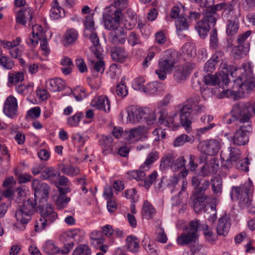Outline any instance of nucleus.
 I'll return each mask as SVG.
<instances>
[{"label":"nucleus","mask_w":255,"mask_h":255,"mask_svg":"<svg viewBox=\"0 0 255 255\" xmlns=\"http://www.w3.org/2000/svg\"><path fill=\"white\" fill-rule=\"evenodd\" d=\"M91 106L95 110L104 112L110 110V101L106 96L95 97L91 102Z\"/></svg>","instance_id":"15"},{"label":"nucleus","mask_w":255,"mask_h":255,"mask_svg":"<svg viewBox=\"0 0 255 255\" xmlns=\"http://www.w3.org/2000/svg\"><path fill=\"white\" fill-rule=\"evenodd\" d=\"M50 16L53 19H58L65 16L64 9L60 5L59 2L57 0H54L51 4Z\"/></svg>","instance_id":"22"},{"label":"nucleus","mask_w":255,"mask_h":255,"mask_svg":"<svg viewBox=\"0 0 255 255\" xmlns=\"http://www.w3.org/2000/svg\"><path fill=\"white\" fill-rule=\"evenodd\" d=\"M253 183L249 180L241 186L233 187L230 195L232 199L239 200L241 208H249L252 201L250 195L253 194Z\"/></svg>","instance_id":"4"},{"label":"nucleus","mask_w":255,"mask_h":255,"mask_svg":"<svg viewBox=\"0 0 255 255\" xmlns=\"http://www.w3.org/2000/svg\"><path fill=\"white\" fill-rule=\"evenodd\" d=\"M143 216L147 219L152 218L156 211L153 207L148 201H145L143 205Z\"/></svg>","instance_id":"42"},{"label":"nucleus","mask_w":255,"mask_h":255,"mask_svg":"<svg viewBox=\"0 0 255 255\" xmlns=\"http://www.w3.org/2000/svg\"><path fill=\"white\" fill-rule=\"evenodd\" d=\"M239 27L238 20H229L226 26V33L228 35H233L237 33Z\"/></svg>","instance_id":"39"},{"label":"nucleus","mask_w":255,"mask_h":255,"mask_svg":"<svg viewBox=\"0 0 255 255\" xmlns=\"http://www.w3.org/2000/svg\"><path fill=\"white\" fill-rule=\"evenodd\" d=\"M251 31L248 30L244 33L240 34L238 39L237 41L239 45L234 47L233 52L237 55H241L244 52L243 47L242 45L245 42L246 39L250 36Z\"/></svg>","instance_id":"29"},{"label":"nucleus","mask_w":255,"mask_h":255,"mask_svg":"<svg viewBox=\"0 0 255 255\" xmlns=\"http://www.w3.org/2000/svg\"><path fill=\"white\" fill-rule=\"evenodd\" d=\"M176 116V113H162L158 119L159 124L165 128H171L174 129V117Z\"/></svg>","instance_id":"20"},{"label":"nucleus","mask_w":255,"mask_h":255,"mask_svg":"<svg viewBox=\"0 0 255 255\" xmlns=\"http://www.w3.org/2000/svg\"><path fill=\"white\" fill-rule=\"evenodd\" d=\"M171 97L170 94H167L161 101L157 103L156 108L154 111L157 110L159 111V112H162L165 110L166 107L170 102Z\"/></svg>","instance_id":"49"},{"label":"nucleus","mask_w":255,"mask_h":255,"mask_svg":"<svg viewBox=\"0 0 255 255\" xmlns=\"http://www.w3.org/2000/svg\"><path fill=\"white\" fill-rule=\"evenodd\" d=\"M198 97H195L191 98L187 102L178 105L176 108V112H188L189 110L195 112L205 111L206 108L204 106L200 104H196L195 101H197Z\"/></svg>","instance_id":"13"},{"label":"nucleus","mask_w":255,"mask_h":255,"mask_svg":"<svg viewBox=\"0 0 255 255\" xmlns=\"http://www.w3.org/2000/svg\"><path fill=\"white\" fill-rule=\"evenodd\" d=\"M180 124L187 132L192 130V117L190 113H181L180 115Z\"/></svg>","instance_id":"35"},{"label":"nucleus","mask_w":255,"mask_h":255,"mask_svg":"<svg viewBox=\"0 0 255 255\" xmlns=\"http://www.w3.org/2000/svg\"><path fill=\"white\" fill-rule=\"evenodd\" d=\"M211 189L214 194L218 197L222 193V179L220 177H214L211 180Z\"/></svg>","instance_id":"32"},{"label":"nucleus","mask_w":255,"mask_h":255,"mask_svg":"<svg viewBox=\"0 0 255 255\" xmlns=\"http://www.w3.org/2000/svg\"><path fill=\"white\" fill-rule=\"evenodd\" d=\"M111 56L114 60L123 63L128 57V54L124 48L116 47L113 50Z\"/></svg>","instance_id":"27"},{"label":"nucleus","mask_w":255,"mask_h":255,"mask_svg":"<svg viewBox=\"0 0 255 255\" xmlns=\"http://www.w3.org/2000/svg\"><path fill=\"white\" fill-rule=\"evenodd\" d=\"M90 67L91 69H94L96 72L103 73L105 70V63L102 60H92Z\"/></svg>","instance_id":"54"},{"label":"nucleus","mask_w":255,"mask_h":255,"mask_svg":"<svg viewBox=\"0 0 255 255\" xmlns=\"http://www.w3.org/2000/svg\"><path fill=\"white\" fill-rule=\"evenodd\" d=\"M174 59L170 56L161 59L158 62V69L155 70L160 80H163L166 78V74L171 73L174 66Z\"/></svg>","instance_id":"10"},{"label":"nucleus","mask_w":255,"mask_h":255,"mask_svg":"<svg viewBox=\"0 0 255 255\" xmlns=\"http://www.w3.org/2000/svg\"><path fill=\"white\" fill-rule=\"evenodd\" d=\"M82 113H76L67 118V124L71 127H77L82 118Z\"/></svg>","instance_id":"55"},{"label":"nucleus","mask_w":255,"mask_h":255,"mask_svg":"<svg viewBox=\"0 0 255 255\" xmlns=\"http://www.w3.org/2000/svg\"><path fill=\"white\" fill-rule=\"evenodd\" d=\"M195 67L194 63H186L185 65H180L175 68L173 77L178 83L185 81L189 76L190 71Z\"/></svg>","instance_id":"12"},{"label":"nucleus","mask_w":255,"mask_h":255,"mask_svg":"<svg viewBox=\"0 0 255 255\" xmlns=\"http://www.w3.org/2000/svg\"><path fill=\"white\" fill-rule=\"evenodd\" d=\"M78 37V31L73 28L68 29L63 36V43L65 46L74 43Z\"/></svg>","instance_id":"26"},{"label":"nucleus","mask_w":255,"mask_h":255,"mask_svg":"<svg viewBox=\"0 0 255 255\" xmlns=\"http://www.w3.org/2000/svg\"><path fill=\"white\" fill-rule=\"evenodd\" d=\"M91 243L95 247H98L101 244L104 243L105 240L102 233L100 231L94 230L89 235Z\"/></svg>","instance_id":"36"},{"label":"nucleus","mask_w":255,"mask_h":255,"mask_svg":"<svg viewBox=\"0 0 255 255\" xmlns=\"http://www.w3.org/2000/svg\"><path fill=\"white\" fill-rule=\"evenodd\" d=\"M108 76L112 79L118 78L121 74V70L117 64H112L108 72Z\"/></svg>","instance_id":"60"},{"label":"nucleus","mask_w":255,"mask_h":255,"mask_svg":"<svg viewBox=\"0 0 255 255\" xmlns=\"http://www.w3.org/2000/svg\"><path fill=\"white\" fill-rule=\"evenodd\" d=\"M182 51L189 59L194 58L196 54V47L189 43H186L183 46Z\"/></svg>","instance_id":"48"},{"label":"nucleus","mask_w":255,"mask_h":255,"mask_svg":"<svg viewBox=\"0 0 255 255\" xmlns=\"http://www.w3.org/2000/svg\"><path fill=\"white\" fill-rule=\"evenodd\" d=\"M192 184L195 187L194 196H198V199L202 201H205L207 196L205 195V192L209 188L210 182L209 180L205 179L201 183V180L196 176H194L191 180Z\"/></svg>","instance_id":"11"},{"label":"nucleus","mask_w":255,"mask_h":255,"mask_svg":"<svg viewBox=\"0 0 255 255\" xmlns=\"http://www.w3.org/2000/svg\"><path fill=\"white\" fill-rule=\"evenodd\" d=\"M91 251L86 245H80L73 251V255H91Z\"/></svg>","instance_id":"50"},{"label":"nucleus","mask_w":255,"mask_h":255,"mask_svg":"<svg viewBox=\"0 0 255 255\" xmlns=\"http://www.w3.org/2000/svg\"><path fill=\"white\" fill-rule=\"evenodd\" d=\"M252 114L250 113H234L232 118L229 119L227 124H231L235 121L240 123H249ZM251 131V125L248 124L247 126H242L237 129L233 136L234 143L237 145H243L249 141V135Z\"/></svg>","instance_id":"3"},{"label":"nucleus","mask_w":255,"mask_h":255,"mask_svg":"<svg viewBox=\"0 0 255 255\" xmlns=\"http://www.w3.org/2000/svg\"><path fill=\"white\" fill-rule=\"evenodd\" d=\"M114 3L106 8L103 14L105 28L112 31L110 33V41L115 44H124L127 39L126 32L120 25L122 10L128 6V0H113Z\"/></svg>","instance_id":"2"},{"label":"nucleus","mask_w":255,"mask_h":255,"mask_svg":"<svg viewBox=\"0 0 255 255\" xmlns=\"http://www.w3.org/2000/svg\"><path fill=\"white\" fill-rule=\"evenodd\" d=\"M17 108L16 99L12 96L8 97L4 102L3 112H16Z\"/></svg>","instance_id":"33"},{"label":"nucleus","mask_w":255,"mask_h":255,"mask_svg":"<svg viewBox=\"0 0 255 255\" xmlns=\"http://www.w3.org/2000/svg\"><path fill=\"white\" fill-rule=\"evenodd\" d=\"M33 83L29 82L26 85H20L16 87L15 89L18 93L25 95L30 94L33 91Z\"/></svg>","instance_id":"43"},{"label":"nucleus","mask_w":255,"mask_h":255,"mask_svg":"<svg viewBox=\"0 0 255 255\" xmlns=\"http://www.w3.org/2000/svg\"><path fill=\"white\" fill-rule=\"evenodd\" d=\"M121 21L124 27L127 29H131L137 22L136 14L131 9H128L124 14L122 13Z\"/></svg>","instance_id":"16"},{"label":"nucleus","mask_w":255,"mask_h":255,"mask_svg":"<svg viewBox=\"0 0 255 255\" xmlns=\"http://www.w3.org/2000/svg\"><path fill=\"white\" fill-rule=\"evenodd\" d=\"M216 11V8L206 11L202 19L195 24V28L202 38H206L211 28L215 25L217 19Z\"/></svg>","instance_id":"6"},{"label":"nucleus","mask_w":255,"mask_h":255,"mask_svg":"<svg viewBox=\"0 0 255 255\" xmlns=\"http://www.w3.org/2000/svg\"><path fill=\"white\" fill-rule=\"evenodd\" d=\"M175 156L173 153L165 154L161 159L160 167L162 170H165L169 167L172 169Z\"/></svg>","instance_id":"34"},{"label":"nucleus","mask_w":255,"mask_h":255,"mask_svg":"<svg viewBox=\"0 0 255 255\" xmlns=\"http://www.w3.org/2000/svg\"><path fill=\"white\" fill-rule=\"evenodd\" d=\"M146 114L147 113H122L121 117L123 123L135 124L139 122L143 115Z\"/></svg>","instance_id":"17"},{"label":"nucleus","mask_w":255,"mask_h":255,"mask_svg":"<svg viewBox=\"0 0 255 255\" xmlns=\"http://www.w3.org/2000/svg\"><path fill=\"white\" fill-rule=\"evenodd\" d=\"M144 82L145 80L143 77H137L134 80L132 83V87L136 90L143 92V91H145V88L144 85Z\"/></svg>","instance_id":"59"},{"label":"nucleus","mask_w":255,"mask_h":255,"mask_svg":"<svg viewBox=\"0 0 255 255\" xmlns=\"http://www.w3.org/2000/svg\"><path fill=\"white\" fill-rule=\"evenodd\" d=\"M0 65L5 70H11L14 66V61L4 55L0 57Z\"/></svg>","instance_id":"45"},{"label":"nucleus","mask_w":255,"mask_h":255,"mask_svg":"<svg viewBox=\"0 0 255 255\" xmlns=\"http://www.w3.org/2000/svg\"><path fill=\"white\" fill-rule=\"evenodd\" d=\"M186 160L184 156H180L177 159H174V163L172 165V170L174 171H178L179 169L183 168L184 170L181 172L183 176H186L188 174V171L185 168Z\"/></svg>","instance_id":"37"},{"label":"nucleus","mask_w":255,"mask_h":255,"mask_svg":"<svg viewBox=\"0 0 255 255\" xmlns=\"http://www.w3.org/2000/svg\"><path fill=\"white\" fill-rule=\"evenodd\" d=\"M175 26L177 34L179 36L184 37L185 35H182V32L188 30L190 23L188 19L182 16V14H181L175 21Z\"/></svg>","instance_id":"23"},{"label":"nucleus","mask_w":255,"mask_h":255,"mask_svg":"<svg viewBox=\"0 0 255 255\" xmlns=\"http://www.w3.org/2000/svg\"><path fill=\"white\" fill-rule=\"evenodd\" d=\"M222 70L219 73L214 75L208 74L204 77V82L207 85L219 86L228 85V76L234 79L233 90L230 91L232 95L236 97L244 96L245 93L252 90L255 87V80L253 76V66L251 63H246L242 68H237L234 66L224 64L221 67Z\"/></svg>","instance_id":"1"},{"label":"nucleus","mask_w":255,"mask_h":255,"mask_svg":"<svg viewBox=\"0 0 255 255\" xmlns=\"http://www.w3.org/2000/svg\"><path fill=\"white\" fill-rule=\"evenodd\" d=\"M195 199L194 201V210L195 212L199 213L200 211L204 209L206 206L204 203L205 201H201L198 199V196H194Z\"/></svg>","instance_id":"62"},{"label":"nucleus","mask_w":255,"mask_h":255,"mask_svg":"<svg viewBox=\"0 0 255 255\" xmlns=\"http://www.w3.org/2000/svg\"><path fill=\"white\" fill-rule=\"evenodd\" d=\"M70 198L64 194H59L56 200V204L59 209L66 207L70 201Z\"/></svg>","instance_id":"46"},{"label":"nucleus","mask_w":255,"mask_h":255,"mask_svg":"<svg viewBox=\"0 0 255 255\" xmlns=\"http://www.w3.org/2000/svg\"><path fill=\"white\" fill-rule=\"evenodd\" d=\"M126 246L129 252L135 253L139 249V241L134 236H129L126 239Z\"/></svg>","instance_id":"28"},{"label":"nucleus","mask_w":255,"mask_h":255,"mask_svg":"<svg viewBox=\"0 0 255 255\" xmlns=\"http://www.w3.org/2000/svg\"><path fill=\"white\" fill-rule=\"evenodd\" d=\"M46 86L52 92H60L66 86V83L61 78H54L46 81Z\"/></svg>","instance_id":"21"},{"label":"nucleus","mask_w":255,"mask_h":255,"mask_svg":"<svg viewBox=\"0 0 255 255\" xmlns=\"http://www.w3.org/2000/svg\"><path fill=\"white\" fill-rule=\"evenodd\" d=\"M157 172L154 171L149 174L147 178H143L139 183V185L141 186L144 187L145 189H148L155 180L157 178Z\"/></svg>","instance_id":"40"},{"label":"nucleus","mask_w":255,"mask_h":255,"mask_svg":"<svg viewBox=\"0 0 255 255\" xmlns=\"http://www.w3.org/2000/svg\"><path fill=\"white\" fill-rule=\"evenodd\" d=\"M36 204L32 199H28L21 206H19L15 213L17 221L22 224H27L36 210Z\"/></svg>","instance_id":"8"},{"label":"nucleus","mask_w":255,"mask_h":255,"mask_svg":"<svg viewBox=\"0 0 255 255\" xmlns=\"http://www.w3.org/2000/svg\"><path fill=\"white\" fill-rule=\"evenodd\" d=\"M191 140V138L187 134H182L174 139L173 145L174 146H180L183 145L185 143L190 141Z\"/></svg>","instance_id":"58"},{"label":"nucleus","mask_w":255,"mask_h":255,"mask_svg":"<svg viewBox=\"0 0 255 255\" xmlns=\"http://www.w3.org/2000/svg\"><path fill=\"white\" fill-rule=\"evenodd\" d=\"M200 225V221L198 220L190 221L189 228L186 229L177 237L176 240L177 244L180 246H185L194 242L198 237V231Z\"/></svg>","instance_id":"7"},{"label":"nucleus","mask_w":255,"mask_h":255,"mask_svg":"<svg viewBox=\"0 0 255 255\" xmlns=\"http://www.w3.org/2000/svg\"><path fill=\"white\" fill-rule=\"evenodd\" d=\"M67 94H72L77 101H82L86 97V94L84 89L80 87H77L72 90L70 88H65Z\"/></svg>","instance_id":"38"},{"label":"nucleus","mask_w":255,"mask_h":255,"mask_svg":"<svg viewBox=\"0 0 255 255\" xmlns=\"http://www.w3.org/2000/svg\"><path fill=\"white\" fill-rule=\"evenodd\" d=\"M44 251L46 254L51 255H53L60 252L59 248L51 241L46 243L44 247Z\"/></svg>","instance_id":"52"},{"label":"nucleus","mask_w":255,"mask_h":255,"mask_svg":"<svg viewBox=\"0 0 255 255\" xmlns=\"http://www.w3.org/2000/svg\"><path fill=\"white\" fill-rule=\"evenodd\" d=\"M146 170L143 169V168H141V165L138 170L129 171L128 174H129L131 178L141 181L146 176Z\"/></svg>","instance_id":"47"},{"label":"nucleus","mask_w":255,"mask_h":255,"mask_svg":"<svg viewBox=\"0 0 255 255\" xmlns=\"http://www.w3.org/2000/svg\"><path fill=\"white\" fill-rule=\"evenodd\" d=\"M147 130L145 127L139 126L129 130H125L124 137L127 141L132 143L139 140L146 133Z\"/></svg>","instance_id":"14"},{"label":"nucleus","mask_w":255,"mask_h":255,"mask_svg":"<svg viewBox=\"0 0 255 255\" xmlns=\"http://www.w3.org/2000/svg\"><path fill=\"white\" fill-rule=\"evenodd\" d=\"M218 60L215 58H211L205 64L204 70L206 72H213L215 70V66Z\"/></svg>","instance_id":"64"},{"label":"nucleus","mask_w":255,"mask_h":255,"mask_svg":"<svg viewBox=\"0 0 255 255\" xmlns=\"http://www.w3.org/2000/svg\"><path fill=\"white\" fill-rule=\"evenodd\" d=\"M24 79V74L20 72H13L8 74V84H15Z\"/></svg>","instance_id":"44"},{"label":"nucleus","mask_w":255,"mask_h":255,"mask_svg":"<svg viewBox=\"0 0 255 255\" xmlns=\"http://www.w3.org/2000/svg\"><path fill=\"white\" fill-rule=\"evenodd\" d=\"M179 178L175 175L171 176L167 181V187L170 189V192L173 193L177 191L176 185L179 182Z\"/></svg>","instance_id":"56"},{"label":"nucleus","mask_w":255,"mask_h":255,"mask_svg":"<svg viewBox=\"0 0 255 255\" xmlns=\"http://www.w3.org/2000/svg\"><path fill=\"white\" fill-rule=\"evenodd\" d=\"M231 227L229 219L224 216L220 218L218 221L217 227V232L218 235L225 237L229 233Z\"/></svg>","instance_id":"19"},{"label":"nucleus","mask_w":255,"mask_h":255,"mask_svg":"<svg viewBox=\"0 0 255 255\" xmlns=\"http://www.w3.org/2000/svg\"><path fill=\"white\" fill-rule=\"evenodd\" d=\"M39 203L38 208L40 211V217L35 221L34 225L36 232H40L45 228L49 226L57 218L56 212L52 205L49 203L41 204Z\"/></svg>","instance_id":"5"},{"label":"nucleus","mask_w":255,"mask_h":255,"mask_svg":"<svg viewBox=\"0 0 255 255\" xmlns=\"http://www.w3.org/2000/svg\"><path fill=\"white\" fill-rule=\"evenodd\" d=\"M255 112V102L251 103L240 102L234 105L231 112Z\"/></svg>","instance_id":"31"},{"label":"nucleus","mask_w":255,"mask_h":255,"mask_svg":"<svg viewBox=\"0 0 255 255\" xmlns=\"http://www.w3.org/2000/svg\"><path fill=\"white\" fill-rule=\"evenodd\" d=\"M59 173L53 167H47L43 169L41 173V178L43 180H48L54 182L57 179Z\"/></svg>","instance_id":"30"},{"label":"nucleus","mask_w":255,"mask_h":255,"mask_svg":"<svg viewBox=\"0 0 255 255\" xmlns=\"http://www.w3.org/2000/svg\"><path fill=\"white\" fill-rule=\"evenodd\" d=\"M61 170L63 174L71 176H76L79 173V169L78 168L70 165H63Z\"/></svg>","instance_id":"51"},{"label":"nucleus","mask_w":255,"mask_h":255,"mask_svg":"<svg viewBox=\"0 0 255 255\" xmlns=\"http://www.w3.org/2000/svg\"><path fill=\"white\" fill-rule=\"evenodd\" d=\"M201 228L204 231V235L206 239L209 242L213 243L215 240L213 237V233L211 229L206 224L202 225Z\"/></svg>","instance_id":"57"},{"label":"nucleus","mask_w":255,"mask_h":255,"mask_svg":"<svg viewBox=\"0 0 255 255\" xmlns=\"http://www.w3.org/2000/svg\"><path fill=\"white\" fill-rule=\"evenodd\" d=\"M157 234L156 240L161 243H166L167 241V237L163 229L160 227L157 229L156 231Z\"/></svg>","instance_id":"63"},{"label":"nucleus","mask_w":255,"mask_h":255,"mask_svg":"<svg viewBox=\"0 0 255 255\" xmlns=\"http://www.w3.org/2000/svg\"><path fill=\"white\" fill-rule=\"evenodd\" d=\"M229 152V157L226 160L225 165L228 168L232 167L233 162H236L241 158V151L240 149L236 147H230L228 148Z\"/></svg>","instance_id":"25"},{"label":"nucleus","mask_w":255,"mask_h":255,"mask_svg":"<svg viewBox=\"0 0 255 255\" xmlns=\"http://www.w3.org/2000/svg\"><path fill=\"white\" fill-rule=\"evenodd\" d=\"M31 187L34 191V199H32L36 203L37 200L39 201V203H43L47 200L50 187L47 183L38 179H34L31 182Z\"/></svg>","instance_id":"9"},{"label":"nucleus","mask_w":255,"mask_h":255,"mask_svg":"<svg viewBox=\"0 0 255 255\" xmlns=\"http://www.w3.org/2000/svg\"><path fill=\"white\" fill-rule=\"evenodd\" d=\"M158 158V153L157 151L150 152L145 162L141 165V168L145 170H148L149 166Z\"/></svg>","instance_id":"41"},{"label":"nucleus","mask_w":255,"mask_h":255,"mask_svg":"<svg viewBox=\"0 0 255 255\" xmlns=\"http://www.w3.org/2000/svg\"><path fill=\"white\" fill-rule=\"evenodd\" d=\"M32 10L29 7L21 8L16 12V22L24 25L27 20H32Z\"/></svg>","instance_id":"18"},{"label":"nucleus","mask_w":255,"mask_h":255,"mask_svg":"<svg viewBox=\"0 0 255 255\" xmlns=\"http://www.w3.org/2000/svg\"><path fill=\"white\" fill-rule=\"evenodd\" d=\"M220 143L217 140L211 139L208 141L205 144L204 151L209 155H214L220 149Z\"/></svg>","instance_id":"24"},{"label":"nucleus","mask_w":255,"mask_h":255,"mask_svg":"<svg viewBox=\"0 0 255 255\" xmlns=\"http://www.w3.org/2000/svg\"><path fill=\"white\" fill-rule=\"evenodd\" d=\"M69 234L72 237L73 242H79L85 236L84 232L79 229H74L69 230Z\"/></svg>","instance_id":"53"},{"label":"nucleus","mask_w":255,"mask_h":255,"mask_svg":"<svg viewBox=\"0 0 255 255\" xmlns=\"http://www.w3.org/2000/svg\"><path fill=\"white\" fill-rule=\"evenodd\" d=\"M196 2L202 7H206V11H212L214 8L217 9L218 6L213 5V0H197Z\"/></svg>","instance_id":"61"}]
</instances>
